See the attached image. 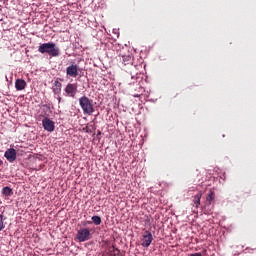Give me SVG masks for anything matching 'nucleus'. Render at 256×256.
Instances as JSON below:
<instances>
[{"mask_svg":"<svg viewBox=\"0 0 256 256\" xmlns=\"http://www.w3.org/2000/svg\"><path fill=\"white\" fill-rule=\"evenodd\" d=\"M4 157L9 161V163H13L17 159V150L14 148L6 150Z\"/></svg>","mask_w":256,"mask_h":256,"instance_id":"7","label":"nucleus"},{"mask_svg":"<svg viewBox=\"0 0 256 256\" xmlns=\"http://www.w3.org/2000/svg\"><path fill=\"white\" fill-rule=\"evenodd\" d=\"M115 250L118 251V253H119V249L116 248Z\"/></svg>","mask_w":256,"mask_h":256,"instance_id":"21","label":"nucleus"},{"mask_svg":"<svg viewBox=\"0 0 256 256\" xmlns=\"http://www.w3.org/2000/svg\"><path fill=\"white\" fill-rule=\"evenodd\" d=\"M65 93L69 97H75L77 95V84L69 83L65 88Z\"/></svg>","mask_w":256,"mask_h":256,"instance_id":"8","label":"nucleus"},{"mask_svg":"<svg viewBox=\"0 0 256 256\" xmlns=\"http://www.w3.org/2000/svg\"><path fill=\"white\" fill-rule=\"evenodd\" d=\"M213 199H215V192L210 190L206 197V201H207L208 205H211V203L213 202Z\"/></svg>","mask_w":256,"mask_h":256,"instance_id":"13","label":"nucleus"},{"mask_svg":"<svg viewBox=\"0 0 256 256\" xmlns=\"http://www.w3.org/2000/svg\"><path fill=\"white\" fill-rule=\"evenodd\" d=\"M39 53L42 55H49L50 57H59L61 55V50L53 42L43 43L38 47Z\"/></svg>","mask_w":256,"mask_h":256,"instance_id":"1","label":"nucleus"},{"mask_svg":"<svg viewBox=\"0 0 256 256\" xmlns=\"http://www.w3.org/2000/svg\"><path fill=\"white\" fill-rule=\"evenodd\" d=\"M42 125L45 129V131H48L49 133H53V131H55V122H53V120L45 117L42 120Z\"/></svg>","mask_w":256,"mask_h":256,"instance_id":"5","label":"nucleus"},{"mask_svg":"<svg viewBox=\"0 0 256 256\" xmlns=\"http://www.w3.org/2000/svg\"><path fill=\"white\" fill-rule=\"evenodd\" d=\"M61 87H63V84H61L59 80H56L53 86V93H55V95H59V93H61Z\"/></svg>","mask_w":256,"mask_h":256,"instance_id":"10","label":"nucleus"},{"mask_svg":"<svg viewBox=\"0 0 256 256\" xmlns=\"http://www.w3.org/2000/svg\"><path fill=\"white\" fill-rule=\"evenodd\" d=\"M25 87H27V82H25V80L17 79L15 81L16 91H23V89H25Z\"/></svg>","mask_w":256,"mask_h":256,"instance_id":"9","label":"nucleus"},{"mask_svg":"<svg viewBox=\"0 0 256 256\" xmlns=\"http://www.w3.org/2000/svg\"><path fill=\"white\" fill-rule=\"evenodd\" d=\"M2 195L5 197H11L13 195V189H11L9 186H6L2 189Z\"/></svg>","mask_w":256,"mask_h":256,"instance_id":"11","label":"nucleus"},{"mask_svg":"<svg viewBox=\"0 0 256 256\" xmlns=\"http://www.w3.org/2000/svg\"><path fill=\"white\" fill-rule=\"evenodd\" d=\"M92 221L94 225H101V218L99 216H93Z\"/></svg>","mask_w":256,"mask_h":256,"instance_id":"15","label":"nucleus"},{"mask_svg":"<svg viewBox=\"0 0 256 256\" xmlns=\"http://www.w3.org/2000/svg\"><path fill=\"white\" fill-rule=\"evenodd\" d=\"M144 225L146 227H151V217H149V216L144 217Z\"/></svg>","mask_w":256,"mask_h":256,"instance_id":"16","label":"nucleus"},{"mask_svg":"<svg viewBox=\"0 0 256 256\" xmlns=\"http://www.w3.org/2000/svg\"><path fill=\"white\" fill-rule=\"evenodd\" d=\"M201 197H202L201 192H199L198 194H196L194 196L193 203H194L196 209L199 207V205H201Z\"/></svg>","mask_w":256,"mask_h":256,"instance_id":"12","label":"nucleus"},{"mask_svg":"<svg viewBox=\"0 0 256 256\" xmlns=\"http://www.w3.org/2000/svg\"><path fill=\"white\" fill-rule=\"evenodd\" d=\"M189 256H203V254H201V252H196V253H192Z\"/></svg>","mask_w":256,"mask_h":256,"instance_id":"18","label":"nucleus"},{"mask_svg":"<svg viewBox=\"0 0 256 256\" xmlns=\"http://www.w3.org/2000/svg\"><path fill=\"white\" fill-rule=\"evenodd\" d=\"M79 105L84 115H93V113H95V106L93 105V100L89 99V97L87 96L80 97Z\"/></svg>","mask_w":256,"mask_h":256,"instance_id":"2","label":"nucleus"},{"mask_svg":"<svg viewBox=\"0 0 256 256\" xmlns=\"http://www.w3.org/2000/svg\"><path fill=\"white\" fill-rule=\"evenodd\" d=\"M129 61H131V56L128 55V56H123V62L124 63H129Z\"/></svg>","mask_w":256,"mask_h":256,"instance_id":"17","label":"nucleus"},{"mask_svg":"<svg viewBox=\"0 0 256 256\" xmlns=\"http://www.w3.org/2000/svg\"><path fill=\"white\" fill-rule=\"evenodd\" d=\"M66 75L68 77H77L79 75V66L77 64H72L66 68Z\"/></svg>","mask_w":256,"mask_h":256,"instance_id":"6","label":"nucleus"},{"mask_svg":"<svg viewBox=\"0 0 256 256\" xmlns=\"http://www.w3.org/2000/svg\"><path fill=\"white\" fill-rule=\"evenodd\" d=\"M59 101H61V98H59Z\"/></svg>","mask_w":256,"mask_h":256,"instance_id":"22","label":"nucleus"},{"mask_svg":"<svg viewBox=\"0 0 256 256\" xmlns=\"http://www.w3.org/2000/svg\"><path fill=\"white\" fill-rule=\"evenodd\" d=\"M5 216L3 214H0V231H3L5 229Z\"/></svg>","mask_w":256,"mask_h":256,"instance_id":"14","label":"nucleus"},{"mask_svg":"<svg viewBox=\"0 0 256 256\" xmlns=\"http://www.w3.org/2000/svg\"><path fill=\"white\" fill-rule=\"evenodd\" d=\"M0 165H3V161L0 160Z\"/></svg>","mask_w":256,"mask_h":256,"instance_id":"20","label":"nucleus"},{"mask_svg":"<svg viewBox=\"0 0 256 256\" xmlns=\"http://www.w3.org/2000/svg\"><path fill=\"white\" fill-rule=\"evenodd\" d=\"M76 239H78L80 243H85V241L91 239V232L87 228L80 229L77 232Z\"/></svg>","mask_w":256,"mask_h":256,"instance_id":"3","label":"nucleus"},{"mask_svg":"<svg viewBox=\"0 0 256 256\" xmlns=\"http://www.w3.org/2000/svg\"><path fill=\"white\" fill-rule=\"evenodd\" d=\"M153 243V234L149 230L144 231L141 238L142 247H149Z\"/></svg>","mask_w":256,"mask_h":256,"instance_id":"4","label":"nucleus"},{"mask_svg":"<svg viewBox=\"0 0 256 256\" xmlns=\"http://www.w3.org/2000/svg\"><path fill=\"white\" fill-rule=\"evenodd\" d=\"M84 130L86 131V133H91V129H89V126H86Z\"/></svg>","mask_w":256,"mask_h":256,"instance_id":"19","label":"nucleus"}]
</instances>
